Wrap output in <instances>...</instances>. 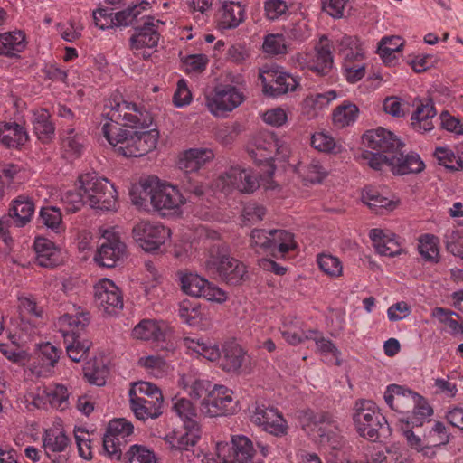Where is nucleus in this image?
<instances>
[{"instance_id": "obj_20", "label": "nucleus", "mask_w": 463, "mask_h": 463, "mask_svg": "<svg viewBox=\"0 0 463 463\" xmlns=\"http://www.w3.org/2000/svg\"><path fill=\"white\" fill-rule=\"evenodd\" d=\"M134 398H129L130 408L137 419L146 420L156 419L162 414L163 396L160 397H137L133 393Z\"/></svg>"}, {"instance_id": "obj_45", "label": "nucleus", "mask_w": 463, "mask_h": 463, "mask_svg": "<svg viewBox=\"0 0 463 463\" xmlns=\"http://www.w3.org/2000/svg\"><path fill=\"white\" fill-rule=\"evenodd\" d=\"M420 400L415 399V403L411 408L412 411L411 416L406 418V424L412 426H420L422 424V420L432 414V409L428 404L427 401L418 393Z\"/></svg>"}, {"instance_id": "obj_60", "label": "nucleus", "mask_w": 463, "mask_h": 463, "mask_svg": "<svg viewBox=\"0 0 463 463\" xmlns=\"http://www.w3.org/2000/svg\"><path fill=\"white\" fill-rule=\"evenodd\" d=\"M133 393H135L137 397L163 396L157 386L148 382H139L134 383L129 390V398H134Z\"/></svg>"}, {"instance_id": "obj_2", "label": "nucleus", "mask_w": 463, "mask_h": 463, "mask_svg": "<svg viewBox=\"0 0 463 463\" xmlns=\"http://www.w3.org/2000/svg\"><path fill=\"white\" fill-rule=\"evenodd\" d=\"M102 132L115 151L126 157H139L156 148L158 140L156 129L134 131L104 124Z\"/></svg>"}, {"instance_id": "obj_3", "label": "nucleus", "mask_w": 463, "mask_h": 463, "mask_svg": "<svg viewBox=\"0 0 463 463\" xmlns=\"http://www.w3.org/2000/svg\"><path fill=\"white\" fill-rule=\"evenodd\" d=\"M205 269L228 285L239 286L249 279L247 267L231 255L226 243H217L211 247Z\"/></svg>"}, {"instance_id": "obj_52", "label": "nucleus", "mask_w": 463, "mask_h": 463, "mask_svg": "<svg viewBox=\"0 0 463 463\" xmlns=\"http://www.w3.org/2000/svg\"><path fill=\"white\" fill-rule=\"evenodd\" d=\"M270 235L269 231L254 229L250 232V245L256 252L270 251Z\"/></svg>"}, {"instance_id": "obj_42", "label": "nucleus", "mask_w": 463, "mask_h": 463, "mask_svg": "<svg viewBox=\"0 0 463 463\" xmlns=\"http://www.w3.org/2000/svg\"><path fill=\"white\" fill-rule=\"evenodd\" d=\"M319 269L330 278H339L343 275L342 261L331 254H319L317 257Z\"/></svg>"}, {"instance_id": "obj_40", "label": "nucleus", "mask_w": 463, "mask_h": 463, "mask_svg": "<svg viewBox=\"0 0 463 463\" xmlns=\"http://www.w3.org/2000/svg\"><path fill=\"white\" fill-rule=\"evenodd\" d=\"M316 61L310 69L319 75H326L333 66V56L328 44L316 48Z\"/></svg>"}, {"instance_id": "obj_22", "label": "nucleus", "mask_w": 463, "mask_h": 463, "mask_svg": "<svg viewBox=\"0 0 463 463\" xmlns=\"http://www.w3.org/2000/svg\"><path fill=\"white\" fill-rule=\"evenodd\" d=\"M437 115L432 99L426 103L417 105L416 110L412 113L411 120L414 130L418 132H428L433 129L432 118Z\"/></svg>"}, {"instance_id": "obj_24", "label": "nucleus", "mask_w": 463, "mask_h": 463, "mask_svg": "<svg viewBox=\"0 0 463 463\" xmlns=\"http://www.w3.org/2000/svg\"><path fill=\"white\" fill-rule=\"evenodd\" d=\"M244 20V8L238 2L224 3L220 10L218 26L227 30L237 27Z\"/></svg>"}, {"instance_id": "obj_54", "label": "nucleus", "mask_w": 463, "mask_h": 463, "mask_svg": "<svg viewBox=\"0 0 463 463\" xmlns=\"http://www.w3.org/2000/svg\"><path fill=\"white\" fill-rule=\"evenodd\" d=\"M263 51L269 54H284L287 52L285 38L282 34H269L263 43Z\"/></svg>"}, {"instance_id": "obj_38", "label": "nucleus", "mask_w": 463, "mask_h": 463, "mask_svg": "<svg viewBox=\"0 0 463 463\" xmlns=\"http://www.w3.org/2000/svg\"><path fill=\"white\" fill-rule=\"evenodd\" d=\"M128 437L125 435L104 434L103 449L111 459L121 460L122 449L127 445Z\"/></svg>"}, {"instance_id": "obj_28", "label": "nucleus", "mask_w": 463, "mask_h": 463, "mask_svg": "<svg viewBox=\"0 0 463 463\" xmlns=\"http://www.w3.org/2000/svg\"><path fill=\"white\" fill-rule=\"evenodd\" d=\"M51 115L45 109L37 110L33 114V131L43 143L50 141L54 136V126L51 121Z\"/></svg>"}, {"instance_id": "obj_57", "label": "nucleus", "mask_w": 463, "mask_h": 463, "mask_svg": "<svg viewBox=\"0 0 463 463\" xmlns=\"http://www.w3.org/2000/svg\"><path fill=\"white\" fill-rule=\"evenodd\" d=\"M75 441L78 447L80 457L84 459L92 458L90 433L80 428L74 430Z\"/></svg>"}, {"instance_id": "obj_58", "label": "nucleus", "mask_w": 463, "mask_h": 463, "mask_svg": "<svg viewBox=\"0 0 463 463\" xmlns=\"http://www.w3.org/2000/svg\"><path fill=\"white\" fill-rule=\"evenodd\" d=\"M305 337L307 340H313L317 348L323 354H332L334 355L338 354V350L335 345L330 340L326 339L322 334L317 330H308Z\"/></svg>"}, {"instance_id": "obj_56", "label": "nucleus", "mask_w": 463, "mask_h": 463, "mask_svg": "<svg viewBox=\"0 0 463 463\" xmlns=\"http://www.w3.org/2000/svg\"><path fill=\"white\" fill-rule=\"evenodd\" d=\"M463 154V151H461ZM439 165L450 169H463V159L458 156L456 160L455 155L449 149L444 147H437L434 153Z\"/></svg>"}, {"instance_id": "obj_21", "label": "nucleus", "mask_w": 463, "mask_h": 463, "mask_svg": "<svg viewBox=\"0 0 463 463\" xmlns=\"http://www.w3.org/2000/svg\"><path fill=\"white\" fill-rule=\"evenodd\" d=\"M370 238L376 250L381 255L393 257L402 251L396 234L390 231L385 232L381 229H372L370 231Z\"/></svg>"}, {"instance_id": "obj_55", "label": "nucleus", "mask_w": 463, "mask_h": 463, "mask_svg": "<svg viewBox=\"0 0 463 463\" xmlns=\"http://www.w3.org/2000/svg\"><path fill=\"white\" fill-rule=\"evenodd\" d=\"M91 346V343L85 339L80 341L79 336L73 338L72 343L66 346L68 356L73 362H80L88 353Z\"/></svg>"}, {"instance_id": "obj_16", "label": "nucleus", "mask_w": 463, "mask_h": 463, "mask_svg": "<svg viewBox=\"0 0 463 463\" xmlns=\"http://www.w3.org/2000/svg\"><path fill=\"white\" fill-rule=\"evenodd\" d=\"M222 184L231 189L241 193L250 194L259 187L257 176L250 169L232 166L221 175Z\"/></svg>"}, {"instance_id": "obj_30", "label": "nucleus", "mask_w": 463, "mask_h": 463, "mask_svg": "<svg viewBox=\"0 0 463 463\" xmlns=\"http://www.w3.org/2000/svg\"><path fill=\"white\" fill-rule=\"evenodd\" d=\"M270 235V251L285 254L297 248V242L294 240V234L285 230H269Z\"/></svg>"}, {"instance_id": "obj_61", "label": "nucleus", "mask_w": 463, "mask_h": 463, "mask_svg": "<svg viewBox=\"0 0 463 463\" xmlns=\"http://www.w3.org/2000/svg\"><path fill=\"white\" fill-rule=\"evenodd\" d=\"M93 20L96 26L101 30L116 26L115 14H113L112 9L99 8L93 12Z\"/></svg>"}, {"instance_id": "obj_12", "label": "nucleus", "mask_w": 463, "mask_h": 463, "mask_svg": "<svg viewBox=\"0 0 463 463\" xmlns=\"http://www.w3.org/2000/svg\"><path fill=\"white\" fill-rule=\"evenodd\" d=\"M94 298L99 309L108 315L117 314L123 307V297L116 284L103 279L94 287Z\"/></svg>"}, {"instance_id": "obj_4", "label": "nucleus", "mask_w": 463, "mask_h": 463, "mask_svg": "<svg viewBox=\"0 0 463 463\" xmlns=\"http://www.w3.org/2000/svg\"><path fill=\"white\" fill-rule=\"evenodd\" d=\"M353 421L358 434L368 440L376 441L391 433L385 417L370 400H357L354 402Z\"/></svg>"}, {"instance_id": "obj_32", "label": "nucleus", "mask_w": 463, "mask_h": 463, "mask_svg": "<svg viewBox=\"0 0 463 463\" xmlns=\"http://www.w3.org/2000/svg\"><path fill=\"white\" fill-rule=\"evenodd\" d=\"M359 109L352 102L346 101L336 107L333 112V122L337 128H345L353 124L358 116Z\"/></svg>"}, {"instance_id": "obj_8", "label": "nucleus", "mask_w": 463, "mask_h": 463, "mask_svg": "<svg viewBox=\"0 0 463 463\" xmlns=\"http://www.w3.org/2000/svg\"><path fill=\"white\" fill-rule=\"evenodd\" d=\"M244 100L242 92L236 87L227 85H217L205 95V105L209 111L214 116H222L226 112L232 111Z\"/></svg>"}, {"instance_id": "obj_50", "label": "nucleus", "mask_w": 463, "mask_h": 463, "mask_svg": "<svg viewBox=\"0 0 463 463\" xmlns=\"http://www.w3.org/2000/svg\"><path fill=\"white\" fill-rule=\"evenodd\" d=\"M182 189L195 197H200L204 194L201 175L199 174H182L180 175Z\"/></svg>"}, {"instance_id": "obj_59", "label": "nucleus", "mask_w": 463, "mask_h": 463, "mask_svg": "<svg viewBox=\"0 0 463 463\" xmlns=\"http://www.w3.org/2000/svg\"><path fill=\"white\" fill-rule=\"evenodd\" d=\"M211 383L203 380H196L193 383L190 387L189 395L193 400L201 401V408L203 403L206 402L211 393Z\"/></svg>"}, {"instance_id": "obj_63", "label": "nucleus", "mask_w": 463, "mask_h": 463, "mask_svg": "<svg viewBox=\"0 0 463 463\" xmlns=\"http://www.w3.org/2000/svg\"><path fill=\"white\" fill-rule=\"evenodd\" d=\"M64 202L68 204L67 211L75 213L86 204L85 193L80 189L79 192L68 191L64 195Z\"/></svg>"}, {"instance_id": "obj_11", "label": "nucleus", "mask_w": 463, "mask_h": 463, "mask_svg": "<svg viewBox=\"0 0 463 463\" xmlns=\"http://www.w3.org/2000/svg\"><path fill=\"white\" fill-rule=\"evenodd\" d=\"M238 402L233 399V392L223 385H214L209 398L203 403L201 411L210 417L232 414Z\"/></svg>"}, {"instance_id": "obj_37", "label": "nucleus", "mask_w": 463, "mask_h": 463, "mask_svg": "<svg viewBox=\"0 0 463 463\" xmlns=\"http://www.w3.org/2000/svg\"><path fill=\"white\" fill-rule=\"evenodd\" d=\"M133 335L142 340L160 341L164 338L163 331L153 320H142L134 327Z\"/></svg>"}, {"instance_id": "obj_33", "label": "nucleus", "mask_w": 463, "mask_h": 463, "mask_svg": "<svg viewBox=\"0 0 463 463\" xmlns=\"http://www.w3.org/2000/svg\"><path fill=\"white\" fill-rule=\"evenodd\" d=\"M155 186V177L149 176L139 181L138 185L134 187L129 195L133 204L141 208L146 206V202H151L153 187Z\"/></svg>"}, {"instance_id": "obj_49", "label": "nucleus", "mask_w": 463, "mask_h": 463, "mask_svg": "<svg viewBox=\"0 0 463 463\" xmlns=\"http://www.w3.org/2000/svg\"><path fill=\"white\" fill-rule=\"evenodd\" d=\"M38 358L43 365L54 367L62 352L50 342H46L38 345Z\"/></svg>"}, {"instance_id": "obj_1", "label": "nucleus", "mask_w": 463, "mask_h": 463, "mask_svg": "<svg viewBox=\"0 0 463 463\" xmlns=\"http://www.w3.org/2000/svg\"><path fill=\"white\" fill-rule=\"evenodd\" d=\"M363 144L371 150H365L362 157L374 170L389 166L394 175L418 174L425 165L416 153L404 154V144L389 130L383 128L367 130L362 137Z\"/></svg>"}, {"instance_id": "obj_62", "label": "nucleus", "mask_w": 463, "mask_h": 463, "mask_svg": "<svg viewBox=\"0 0 463 463\" xmlns=\"http://www.w3.org/2000/svg\"><path fill=\"white\" fill-rule=\"evenodd\" d=\"M133 425L125 419H115L109 421L106 433L116 436H130L133 433Z\"/></svg>"}, {"instance_id": "obj_17", "label": "nucleus", "mask_w": 463, "mask_h": 463, "mask_svg": "<svg viewBox=\"0 0 463 463\" xmlns=\"http://www.w3.org/2000/svg\"><path fill=\"white\" fill-rule=\"evenodd\" d=\"M263 91L271 97H277L295 90L298 86V82L295 77L286 72H279L275 71H268L264 74H260Z\"/></svg>"}, {"instance_id": "obj_19", "label": "nucleus", "mask_w": 463, "mask_h": 463, "mask_svg": "<svg viewBox=\"0 0 463 463\" xmlns=\"http://www.w3.org/2000/svg\"><path fill=\"white\" fill-rule=\"evenodd\" d=\"M33 248L36 254L35 261L39 266L52 269L62 262L61 250L52 241L38 237L34 241Z\"/></svg>"}, {"instance_id": "obj_18", "label": "nucleus", "mask_w": 463, "mask_h": 463, "mask_svg": "<svg viewBox=\"0 0 463 463\" xmlns=\"http://www.w3.org/2000/svg\"><path fill=\"white\" fill-rule=\"evenodd\" d=\"M420 400L418 393L405 386L390 384L385 392L384 400L389 407L399 413H409L411 408Z\"/></svg>"}, {"instance_id": "obj_15", "label": "nucleus", "mask_w": 463, "mask_h": 463, "mask_svg": "<svg viewBox=\"0 0 463 463\" xmlns=\"http://www.w3.org/2000/svg\"><path fill=\"white\" fill-rule=\"evenodd\" d=\"M158 24L162 21H154V17L148 16L142 26L135 29V33L129 39V46L135 55L139 54L145 48L152 49L156 47L160 38Z\"/></svg>"}, {"instance_id": "obj_48", "label": "nucleus", "mask_w": 463, "mask_h": 463, "mask_svg": "<svg viewBox=\"0 0 463 463\" xmlns=\"http://www.w3.org/2000/svg\"><path fill=\"white\" fill-rule=\"evenodd\" d=\"M125 463H156V458L153 451L148 449L133 445L124 456Z\"/></svg>"}, {"instance_id": "obj_41", "label": "nucleus", "mask_w": 463, "mask_h": 463, "mask_svg": "<svg viewBox=\"0 0 463 463\" xmlns=\"http://www.w3.org/2000/svg\"><path fill=\"white\" fill-rule=\"evenodd\" d=\"M182 290L192 297L201 298L203 288L207 286V279L197 274H184L180 277Z\"/></svg>"}, {"instance_id": "obj_64", "label": "nucleus", "mask_w": 463, "mask_h": 463, "mask_svg": "<svg viewBox=\"0 0 463 463\" xmlns=\"http://www.w3.org/2000/svg\"><path fill=\"white\" fill-rule=\"evenodd\" d=\"M264 9L269 20H276L287 12L288 5L282 0H268L265 2Z\"/></svg>"}, {"instance_id": "obj_36", "label": "nucleus", "mask_w": 463, "mask_h": 463, "mask_svg": "<svg viewBox=\"0 0 463 463\" xmlns=\"http://www.w3.org/2000/svg\"><path fill=\"white\" fill-rule=\"evenodd\" d=\"M438 243V238L430 234H425L419 239V252L425 260L432 263L439 261Z\"/></svg>"}, {"instance_id": "obj_44", "label": "nucleus", "mask_w": 463, "mask_h": 463, "mask_svg": "<svg viewBox=\"0 0 463 463\" xmlns=\"http://www.w3.org/2000/svg\"><path fill=\"white\" fill-rule=\"evenodd\" d=\"M311 146L324 153L336 155L342 152V146L337 144L331 136L323 132L316 133L311 137Z\"/></svg>"}, {"instance_id": "obj_43", "label": "nucleus", "mask_w": 463, "mask_h": 463, "mask_svg": "<svg viewBox=\"0 0 463 463\" xmlns=\"http://www.w3.org/2000/svg\"><path fill=\"white\" fill-rule=\"evenodd\" d=\"M149 5L147 1L142 0L138 5L128 6V8L115 13V25L116 26H128L132 24L133 22Z\"/></svg>"}, {"instance_id": "obj_23", "label": "nucleus", "mask_w": 463, "mask_h": 463, "mask_svg": "<svg viewBox=\"0 0 463 463\" xmlns=\"http://www.w3.org/2000/svg\"><path fill=\"white\" fill-rule=\"evenodd\" d=\"M232 449L233 459L238 463H261V459L256 458V452L252 441L244 435L233 436L232 439Z\"/></svg>"}, {"instance_id": "obj_51", "label": "nucleus", "mask_w": 463, "mask_h": 463, "mask_svg": "<svg viewBox=\"0 0 463 463\" xmlns=\"http://www.w3.org/2000/svg\"><path fill=\"white\" fill-rule=\"evenodd\" d=\"M266 209L257 202H249L244 204L241 219L245 225L256 223L263 219Z\"/></svg>"}, {"instance_id": "obj_9", "label": "nucleus", "mask_w": 463, "mask_h": 463, "mask_svg": "<svg viewBox=\"0 0 463 463\" xmlns=\"http://www.w3.org/2000/svg\"><path fill=\"white\" fill-rule=\"evenodd\" d=\"M185 202V197L180 193L176 186L160 184L157 178L155 177L151 204L162 215L177 213Z\"/></svg>"}, {"instance_id": "obj_25", "label": "nucleus", "mask_w": 463, "mask_h": 463, "mask_svg": "<svg viewBox=\"0 0 463 463\" xmlns=\"http://www.w3.org/2000/svg\"><path fill=\"white\" fill-rule=\"evenodd\" d=\"M34 203L25 196H18L9 210V216L14 220L15 226L23 227L31 221L34 213Z\"/></svg>"}, {"instance_id": "obj_31", "label": "nucleus", "mask_w": 463, "mask_h": 463, "mask_svg": "<svg viewBox=\"0 0 463 463\" xmlns=\"http://www.w3.org/2000/svg\"><path fill=\"white\" fill-rule=\"evenodd\" d=\"M362 201L377 214H383L385 211L394 208V204L391 200L383 196L377 190L372 187H367L363 191Z\"/></svg>"}, {"instance_id": "obj_47", "label": "nucleus", "mask_w": 463, "mask_h": 463, "mask_svg": "<svg viewBox=\"0 0 463 463\" xmlns=\"http://www.w3.org/2000/svg\"><path fill=\"white\" fill-rule=\"evenodd\" d=\"M40 218L45 226L55 231L57 233L64 230L61 213L59 208L53 206L42 208L40 211Z\"/></svg>"}, {"instance_id": "obj_35", "label": "nucleus", "mask_w": 463, "mask_h": 463, "mask_svg": "<svg viewBox=\"0 0 463 463\" xmlns=\"http://www.w3.org/2000/svg\"><path fill=\"white\" fill-rule=\"evenodd\" d=\"M404 42L400 36L383 37L378 45V53L382 57L384 63H392L395 58L394 53L401 51Z\"/></svg>"}, {"instance_id": "obj_34", "label": "nucleus", "mask_w": 463, "mask_h": 463, "mask_svg": "<svg viewBox=\"0 0 463 463\" xmlns=\"http://www.w3.org/2000/svg\"><path fill=\"white\" fill-rule=\"evenodd\" d=\"M277 150L278 143L275 137L271 134H264L256 138L252 154L255 156H260V161H269L273 158Z\"/></svg>"}, {"instance_id": "obj_29", "label": "nucleus", "mask_w": 463, "mask_h": 463, "mask_svg": "<svg viewBox=\"0 0 463 463\" xmlns=\"http://www.w3.org/2000/svg\"><path fill=\"white\" fill-rule=\"evenodd\" d=\"M26 47L25 34L22 31H14L4 33L1 44V55L17 57Z\"/></svg>"}, {"instance_id": "obj_13", "label": "nucleus", "mask_w": 463, "mask_h": 463, "mask_svg": "<svg viewBox=\"0 0 463 463\" xmlns=\"http://www.w3.org/2000/svg\"><path fill=\"white\" fill-rule=\"evenodd\" d=\"M219 365L223 371L235 374L248 373L250 371V356L235 342H226L222 345Z\"/></svg>"}, {"instance_id": "obj_27", "label": "nucleus", "mask_w": 463, "mask_h": 463, "mask_svg": "<svg viewBox=\"0 0 463 463\" xmlns=\"http://www.w3.org/2000/svg\"><path fill=\"white\" fill-rule=\"evenodd\" d=\"M69 438L58 428L46 430L43 435V449L49 458L51 457V453L63 452L69 446Z\"/></svg>"}, {"instance_id": "obj_39", "label": "nucleus", "mask_w": 463, "mask_h": 463, "mask_svg": "<svg viewBox=\"0 0 463 463\" xmlns=\"http://www.w3.org/2000/svg\"><path fill=\"white\" fill-rule=\"evenodd\" d=\"M84 377L87 381L97 386H103L109 374V370L102 363L96 360L90 361L83 368Z\"/></svg>"}, {"instance_id": "obj_46", "label": "nucleus", "mask_w": 463, "mask_h": 463, "mask_svg": "<svg viewBox=\"0 0 463 463\" xmlns=\"http://www.w3.org/2000/svg\"><path fill=\"white\" fill-rule=\"evenodd\" d=\"M298 172L303 178L310 183H320L327 172L318 160L312 159L308 164L299 167Z\"/></svg>"}, {"instance_id": "obj_7", "label": "nucleus", "mask_w": 463, "mask_h": 463, "mask_svg": "<svg viewBox=\"0 0 463 463\" xmlns=\"http://www.w3.org/2000/svg\"><path fill=\"white\" fill-rule=\"evenodd\" d=\"M250 421L262 430L283 437L288 433V423L279 410L264 402H255L250 411Z\"/></svg>"}, {"instance_id": "obj_14", "label": "nucleus", "mask_w": 463, "mask_h": 463, "mask_svg": "<svg viewBox=\"0 0 463 463\" xmlns=\"http://www.w3.org/2000/svg\"><path fill=\"white\" fill-rule=\"evenodd\" d=\"M126 253V245L114 233L106 232L94 257L95 261L105 268H114Z\"/></svg>"}, {"instance_id": "obj_5", "label": "nucleus", "mask_w": 463, "mask_h": 463, "mask_svg": "<svg viewBox=\"0 0 463 463\" xmlns=\"http://www.w3.org/2000/svg\"><path fill=\"white\" fill-rule=\"evenodd\" d=\"M80 189L85 193L86 203L95 209L113 211L117 208V191L107 178L97 173H86L79 177Z\"/></svg>"}, {"instance_id": "obj_26", "label": "nucleus", "mask_w": 463, "mask_h": 463, "mask_svg": "<svg viewBox=\"0 0 463 463\" xmlns=\"http://www.w3.org/2000/svg\"><path fill=\"white\" fill-rule=\"evenodd\" d=\"M184 432L173 439L171 447L176 450H188L194 447L201 437V430L196 420H185Z\"/></svg>"}, {"instance_id": "obj_53", "label": "nucleus", "mask_w": 463, "mask_h": 463, "mask_svg": "<svg viewBox=\"0 0 463 463\" xmlns=\"http://www.w3.org/2000/svg\"><path fill=\"white\" fill-rule=\"evenodd\" d=\"M446 249L454 256L463 259V230H453L445 235Z\"/></svg>"}, {"instance_id": "obj_6", "label": "nucleus", "mask_w": 463, "mask_h": 463, "mask_svg": "<svg viewBox=\"0 0 463 463\" xmlns=\"http://www.w3.org/2000/svg\"><path fill=\"white\" fill-rule=\"evenodd\" d=\"M104 117L114 124H109L119 128L124 126L132 128H148L152 124V118L137 109L135 103L122 99L121 97L110 99L105 104Z\"/></svg>"}, {"instance_id": "obj_10", "label": "nucleus", "mask_w": 463, "mask_h": 463, "mask_svg": "<svg viewBox=\"0 0 463 463\" xmlns=\"http://www.w3.org/2000/svg\"><path fill=\"white\" fill-rule=\"evenodd\" d=\"M132 233L142 250L155 252L165 243L170 231L161 224L142 221L134 226Z\"/></svg>"}]
</instances>
